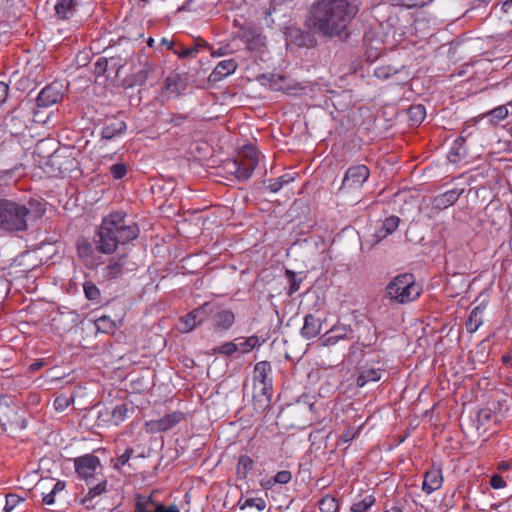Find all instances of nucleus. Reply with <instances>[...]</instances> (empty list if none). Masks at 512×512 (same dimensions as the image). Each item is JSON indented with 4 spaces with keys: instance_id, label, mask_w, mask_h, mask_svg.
Returning <instances> with one entry per match:
<instances>
[{
    "instance_id": "10",
    "label": "nucleus",
    "mask_w": 512,
    "mask_h": 512,
    "mask_svg": "<svg viewBox=\"0 0 512 512\" xmlns=\"http://www.w3.org/2000/svg\"><path fill=\"white\" fill-rule=\"evenodd\" d=\"M248 152L249 155H246L245 159H235L234 170H230V173L241 181L249 179L258 164L256 152L252 148L248 149Z\"/></svg>"
},
{
    "instance_id": "51",
    "label": "nucleus",
    "mask_w": 512,
    "mask_h": 512,
    "mask_svg": "<svg viewBox=\"0 0 512 512\" xmlns=\"http://www.w3.org/2000/svg\"><path fill=\"white\" fill-rule=\"evenodd\" d=\"M108 65L112 68H117V70L121 67L117 59L115 57H111L110 60L99 59L96 63V68L99 69V71H105Z\"/></svg>"
},
{
    "instance_id": "34",
    "label": "nucleus",
    "mask_w": 512,
    "mask_h": 512,
    "mask_svg": "<svg viewBox=\"0 0 512 512\" xmlns=\"http://www.w3.org/2000/svg\"><path fill=\"white\" fill-rule=\"evenodd\" d=\"M482 310L479 307H475L471 312L466 321V329L469 333H474L482 325Z\"/></svg>"
},
{
    "instance_id": "43",
    "label": "nucleus",
    "mask_w": 512,
    "mask_h": 512,
    "mask_svg": "<svg viewBox=\"0 0 512 512\" xmlns=\"http://www.w3.org/2000/svg\"><path fill=\"white\" fill-rule=\"evenodd\" d=\"M398 73V69L391 65H382L375 69L374 75L380 80H387Z\"/></svg>"
},
{
    "instance_id": "26",
    "label": "nucleus",
    "mask_w": 512,
    "mask_h": 512,
    "mask_svg": "<svg viewBox=\"0 0 512 512\" xmlns=\"http://www.w3.org/2000/svg\"><path fill=\"white\" fill-rule=\"evenodd\" d=\"M107 491V480L103 479L95 486L90 487L86 495L81 499V504L87 509L94 508L93 500Z\"/></svg>"
},
{
    "instance_id": "63",
    "label": "nucleus",
    "mask_w": 512,
    "mask_h": 512,
    "mask_svg": "<svg viewBox=\"0 0 512 512\" xmlns=\"http://www.w3.org/2000/svg\"><path fill=\"white\" fill-rule=\"evenodd\" d=\"M354 438V433L353 431L351 430H346L342 433L341 435V440L344 442V443H348L350 442L352 439Z\"/></svg>"
},
{
    "instance_id": "13",
    "label": "nucleus",
    "mask_w": 512,
    "mask_h": 512,
    "mask_svg": "<svg viewBox=\"0 0 512 512\" xmlns=\"http://www.w3.org/2000/svg\"><path fill=\"white\" fill-rule=\"evenodd\" d=\"M353 338V330L349 325L337 323L320 337V341L324 346H333L341 340Z\"/></svg>"
},
{
    "instance_id": "23",
    "label": "nucleus",
    "mask_w": 512,
    "mask_h": 512,
    "mask_svg": "<svg viewBox=\"0 0 512 512\" xmlns=\"http://www.w3.org/2000/svg\"><path fill=\"white\" fill-rule=\"evenodd\" d=\"M321 321L313 314L304 317V324L301 329V336L307 340L316 337L321 332Z\"/></svg>"
},
{
    "instance_id": "42",
    "label": "nucleus",
    "mask_w": 512,
    "mask_h": 512,
    "mask_svg": "<svg viewBox=\"0 0 512 512\" xmlns=\"http://www.w3.org/2000/svg\"><path fill=\"white\" fill-rule=\"evenodd\" d=\"M97 329L104 333H110L116 328L115 322L109 316H101L95 320Z\"/></svg>"
},
{
    "instance_id": "38",
    "label": "nucleus",
    "mask_w": 512,
    "mask_h": 512,
    "mask_svg": "<svg viewBox=\"0 0 512 512\" xmlns=\"http://www.w3.org/2000/svg\"><path fill=\"white\" fill-rule=\"evenodd\" d=\"M318 506L321 512H336L338 510V501L335 497L326 495L319 501Z\"/></svg>"
},
{
    "instance_id": "55",
    "label": "nucleus",
    "mask_w": 512,
    "mask_h": 512,
    "mask_svg": "<svg viewBox=\"0 0 512 512\" xmlns=\"http://www.w3.org/2000/svg\"><path fill=\"white\" fill-rule=\"evenodd\" d=\"M110 172L115 179H121L126 175V166L122 163H117L111 166Z\"/></svg>"
},
{
    "instance_id": "31",
    "label": "nucleus",
    "mask_w": 512,
    "mask_h": 512,
    "mask_svg": "<svg viewBox=\"0 0 512 512\" xmlns=\"http://www.w3.org/2000/svg\"><path fill=\"white\" fill-rule=\"evenodd\" d=\"M214 310L215 304L205 302L204 304L195 308L188 314L196 322L197 325H200L209 315H211L214 312Z\"/></svg>"
},
{
    "instance_id": "40",
    "label": "nucleus",
    "mask_w": 512,
    "mask_h": 512,
    "mask_svg": "<svg viewBox=\"0 0 512 512\" xmlns=\"http://www.w3.org/2000/svg\"><path fill=\"white\" fill-rule=\"evenodd\" d=\"M375 503L373 495H367L362 500L352 504L350 510L352 512H367L368 509Z\"/></svg>"
},
{
    "instance_id": "15",
    "label": "nucleus",
    "mask_w": 512,
    "mask_h": 512,
    "mask_svg": "<svg viewBox=\"0 0 512 512\" xmlns=\"http://www.w3.org/2000/svg\"><path fill=\"white\" fill-rule=\"evenodd\" d=\"M471 127H474V125H467L462 130L461 135L455 140L454 145L448 154L450 162L456 163L467 156V150L464 147V143L466 142V139L472 135V132L469 131V128Z\"/></svg>"
},
{
    "instance_id": "46",
    "label": "nucleus",
    "mask_w": 512,
    "mask_h": 512,
    "mask_svg": "<svg viewBox=\"0 0 512 512\" xmlns=\"http://www.w3.org/2000/svg\"><path fill=\"white\" fill-rule=\"evenodd\" d=\"M133 454H134L133 448H131V447L126 448L125 451L117 457L116 462L114 463L113 467L116 470H120L122 468V466L128 464V462Z\"/></svg>"
},
{
    "instance_id": "6",
    "label": "nucleus",
    "mask_w": 512,
    "mask_h": 512,
    "mask_svg": "<svg viewBox=\"0 0 512 512\" xmlns=\"http://www.w3.org/2000/svg\"><path fill=\"white\" fill-rule=\"evenodd\" d=\"M74 468L80 479L89 483L102 472L100 459L94 454H85L74 459Z\"/></svg>"
},
{
    "instance_id": "47",
    "label": "nucleus",
    "mask_w": 512,
    "mask_h": 512,
    "mask_svg": "<svg viewBox=\"0 0 512 512\" xmlns=\"http://www.w3.org/2000/svg\"><path fill=\"white\" fill-rule=\"evenodd\" d=\"M42 108H38L37 106L34 107L32 104V109L30 113L32 112V121L34 123H40V124H46L50 119V113L46 114L41 111Z\"/></svg>"
},
{
    "instance_id": "25",
    "label": "nucleus",
    "mask_w": 512,
    "mask_h": 512,
    "mask_svg": "<svg viewBox=\"0 0 512 512\" xmlns=\"http://www.w3.org/2000/svg\"><path fill=\"white\" fill-rule=\"evenodd\" d=\"M272 366L268 361H260L255 364L253 370V384L272 383Z\"/></svg>"
},
{
    "instance_id": "9",
    "label": "nucleus",
    "mask_w": 512,
    "mask_h": 512,
    "mask_svg": "<svg viewBox=\"0 0 512 512\" xmlns=\"http://www.w3.org/2000/svg\"><path fill=\"white\" fill-rule=\"evenodd\" d=\"M238 38L245 43L250 51H258L264 45V37L260 30L253 24H244L238 31Z\"/></svg>"
},
{
    "instance_id": "7",
    "label": "nucleus",
    "mask_w": 512,
    "mask_h": 512,
    "mask_svg": "<svg viewBox=\"0 0 512 512\" xmlns=\"http://www.w3.org/2000/svg\"><path fill=\"white\" fill-rule=\"evenodd\" d=\"M68 85L63 81H53L50 84H47L42 90L38 93L36 98V105L38 108H48L52 105L60 102L66 92Z\"/></svg>"
},
{
    "instance_id": "12",
    "label": "nucleus",
    "mask_w": 512,
    "mask_h": 512,
    "mask_svg": "<svg viewBox=\"0 0 512 512\" xmlns=\"http://www.w3.org/2000/svg\"><path fill=\"white\" fill-rule=\"evenodd\" d=\"M183 419V413L175 411L166 414L161 419L151 420L145 423L146 430L150 433L166 432L179 424Z\"/></svg>"
},
{
    "instance_id": "49",
    "label": "nucleus",
    "mask_w": 512,
    "mask_h": 512,
    "mask_svg": "<svg viewBox=\"0 0 512 512\" xmlns=\"http://www.w3.org/2000/svg\"><path fill=\"white\" fill-rule=\"evenodd\" d=\"M24 500L16 494H7L5 497L4 512H11L19 503Z\"/></svg>"
},
{
    "instance_id": "2",
    "label": "nucleus",
    "mask_w": 512,
    "mask_h": 512,
    "mask_svg": "<svg viewBox=\"0 0 512 512\" xmlns=\"http://www.w3.org/2000/svg\"><path fill=\"white\" fill-rule=\"evenodd\" d=\"M45 212V204L35 198L25 203L0 198V230L8 233L25 232L29 223L42 218Z\"/></svg>"
},
{
    "instance_id": "17",
    "label": "nucleus",
    "mask_w": 512,
    "mask_h": 512,
    "mask_svg": "<svg viewBox=\"0 0 512 512\" xmlns=\"http://www.w3.org/2000/svg\"><path fill=\"white\" fill-rule=\"evenodd\" d=\"M185 87L186 85L181 76L177 73H171L165 79L163 93L169 98L177 97L181 94L182 91L185 90Z\"/></svg>"
},
{
    "instance_id": "14",
    "label": "nucleus",
    "mask_w": 512,
    "mask_h": 512,
    "mask_svg": "<svg viewBox=\"0 0 512 512\" xmlns=\"http://www.w3.org/2000/svg\"><path fill=\"white\" fill-rule=\"evenodd\" d=\"M212 315V324L215 331H226L230 329L235 322V314L228 309H223L215 305Z\"/></svg>"
},
{
    "instance_id": "35",
    "label": "nucleus",
    "mask_w": 512,
    "mask_h": 512,
    "mask_svg": "<svg viewBox=\"0 0 512 512\" xmlns=\"http://www.w3.org/2000/svg\"><path fill=\"white\" fill-rule=\"evenodd\" d=\"M236 341H238V350H240L242 353H248L252 351L256 346H260L259 338L258 336H250L248 338H237Z\"/></svg>"
},
{
    "instance_id": "54",
    "label": "nucleus",
    "mask_w": 512,
    "mask_h": 512,
    "mask_svg": "<svg viewBox=\"0 0 512 512\" xmlns=\"http://www.w3.org/2000/svg\"><path fill=\"white\" fill-rule=\"evenodd\" d=\"M245 507H255L257 510L262 511L266 507V503L262 498H249L246 499L244 505L241 508Z\"/></svg>"
},
{
    "instance_id": "44",
    "label": "nucleus",
    "mask_w": 512,
    "mask_h": 512,
    "mask_svg": "<svg viewBox=\"0 0 512 512\" xmlns=\"http://www.w3.org/2000/svg\"><path fill=\"white\" fill-rule=\"evenodd\" d=\"M238 351V344L235 342H225L222 345L212 349L213 354L231 356Z\"/></svg>"
},
{
    "instance_id": "58",
    "label": "nucleus",
    "mask_w": 512,
    "mask_h": 512,
    "mask_svg": "<svg viewBox=\"0 0 512 512\" xmlns=\"http://www.w3.org/2000/svg\"><path fill=\"white\" fill-rule=\"evenodd\" d=\"M490 486L493 489H501L506 486V481L503 479L502 476L498 474H493L490 479Z\"/></svg>"
},
{
    "instance_id": "33",
    "label": "nucleus",
    "mask_w": 512,
    "mask_h": 512,
    "mask_svg": "<svg viewBox=\"0 0 512 512\" xmlns=\"http://www.w3.org/2000/svg\"><path fill=\"white\" fill-rule=\"evenodd\" d=\"M407 116L411 126H418L426 116V108L422 104L411 105L407 110Z\"/></svg>"
},
{
    "instance_id": "48",
    "label": "nucleus",
    "mask_w": 512,
    "mask_h": 512,
    "mask_svg": "<svg viewBox=\"0 0 512 512\" xmlns=\"http://www.w3.org/2000/svg\"><path fill=\"white\" fill-rule=\"evenodd\" d=\"M198 325L196 322L189 316V314H186L184 317L180 319L179 323V331L182 333H187L192 331L194 328H196Z\"/></svg>"
},
{
    "instance_id": "29",
    "label": "nucleus",
    "mask_w": 512,
    "mask_h": 512,
    "mask_svg": "<svg viewBox=\"0 0 512 512\" xmlns=\"http://www.w3.org/2000/svg\"><path fill=\"white\" fill-rule=\"evenodd\" d=\"M78 256L83 260L87 267H92L96 263L94 261V248L91 243L86 240L77 242Z\"/></svg>"
},
{
    "instance_id": "64",
    "label": "nucleus",
    "mask_w": 512,
    "mask_h": 512,
    "mask_svg": "<svg viewBox=\"0 0 512 512\" xmlns=\"http://www.w3.org/2000/svg\"><path fill=\"white\" fill-rule=\"evenodd\" d=\"M502 11L512 16V0H506L503 2Z\"/></svg>"
},
{
    "instance_id": "28",
    "label": "nucleus",
    "mask_w": 512,
    "mask_h": 512,
    "mask_svg": "<svg viewBox=\"0 0 512 512\" xmlns=\"http://www.w3.org/2000/svg\"><path fill=\"white\" fill-rule=\"evenodd\" d=\"M126 263V255L117 258H111L109 264L104 269V277L107 279H115L121 275L123 267Z\"/></svg>"
},
{
    "instance_id": "50",
    "label": "nucleus",
    "mask_w": 512,
    "mask_h": 512,
    "mask_svg": "<svg viewBox=\"0 0 512 512\" xmlns=\"http://www.w3.org/2000/svg\"><path fill=\"white\" fill-rule=\"evenodd\" d=\"M507 115H508V108L506 105H500V106L492 109L491 111H489L486 114V116H490L496 120H503L507 117Z\"/></svg>"
},
{
    "instance_id": "4",
    "label": "nucleus",
    "mask_w": 512,
    "mask_h": 512,
    "mask_svg": "<svg viewBox=\"0 0 512 512\" xmlns=\"http://www.w3.org/2000/svg\"><path fill=\"white\" fill-rule=\"evenodd\" d=\"M422 288L416 283L413 274L404 273L394 277L386 287V296L399 304L416 300Z\"/></svg>"
},
{
    "instance_id": "30",
    "label": "nucleus",
    "mask_w": 512,
    "mask_h": 512,
    "mask_svg": "<svg viewBox=\"0 0 512 512\" xmlns=\"http://www.w3.org/2000/svg\"><path fill=\"white\" fill-rule=\"evenodd\" d=\"M159 503L153 500L152 496H145L141 494L136 495V502L134 505V512H157Z\"/></svg>"
},
{
    "instance_id": "53",
    "label": "nucleus",
    "mask_w": 512,
    "mask_h": 512,
    "mask_svg": "<svg viewBox=\"0 0 512 512\" xmlns=\"http://www.w3.org/2000/svg\"><path fill=\"white\" fill-rule=\"evenodd\" d=\"M98 425L112 423V410L103 407L98 411Z\"/></svg>"
},
{
    "instance_id": "39",
    "label": "nucleus",
    "mask_w": 512,
    "mask_h": 512,
    "mask_svg": "<svg viewBox=\"0 0 512 512\" xmlns=\"http://www.w3.org/2000/svg\"><path fill=\"white\" fill-rule=\"evenodd\" d=\"M128 407L126 404L117 405L112 409V424L119 425L126 420L128 416Z\"/></svg>"
},
{
    "instance_id": "36",
    "label": "nucleus",
    "mask_w": 512,
    "mask_h": 512,
    "mask_svg": "<svg viewBox=\"0 0 512 512\" xmlns=\"http://www.w3.org/2000/svg\"><path fill=\"white\" fill-rule=\"evenodd\" d=\"M293 180L294 176L290 174H284L276 179H270L267 189H269L272 193H276L285 185L291 183Z\"/></svg>"
},
{
    "instance_id": "3",
    "label": "nucleus",
    "mask_w": 512,
    "mask_h": 512,
    "mask_svg": "<svg viewBox=\"0 0 512 512\" xmlns=\"http://www.w3.org/2000/svg\"><path fill=\"white\" fill-rule=\"evenodd\" d=\"M139 235L138 225L126 219L122 212L110 213L100 225L97 249L103 254H112L120 244H126Z\"/></svg>"
},
{
    "instance_id": "45",
    "label": "nucleus",
    "mask_w": 512,
    "mask_h": 512,
    "mask_svg": "<svg viewBox=\"0 0 512 512\" xmlns=\"http://www.w3.org/2000/svg\"><path fill=\"white\" fill-rule=\"evenodd\" d=\"M285 274L289 280L288 295L291 296L299 290L302 279H298L296 273L289 269L286 270Z\"/></svg>"
},
{
    "instance_id": "41",
    "label": "nucleus",
    "mask_w": 512,
    "mask_h": 512,
    "mask_svg": "<svg viewBox=\"0 0 512 512\" xmlns=\"http://www.w3.org/2000/svg\"><path fill=\"white\" fill-rule=\"evenodd\" d=\"M83 290L86 298L90 301L98 302L101 297L100 290L92 281H86L83 284Z\"/></svg>"
},
{
    "instance_id": "18",
    "label": "nucleus",
    "mask_w": 512,
    "mask_h": 512,
    "mask_svg": "<svg viewBox=\"0 0 512 512\" xmlns=\"http://www.w3.org/2000/svg\"><path fill=\"white\" fill-rule=\"evenodd\" d=\"M162 75V69L152 63L146 62L143 69L138 71L135 75V81L142 85L146 81L150 80L151 84L157 82Z\"/></svg>"
},
{
    "instance_id": "37",
    "label": "nucleus",
    "mask_w": 512,
    "mask_h": 512,
    "mask_svg": "<svg viewBox=\"0 0 512 512\" xmlns=\"http://www.w3.org/2000/svg\"><path fill=\"white\" fill-rule=\"evenodd\" d=\"M254 467V461L248 455H241L237 463V474L245 478Z\"/></svg>"
},
{
    "instance_id": "32",
    "label": "nucleus",
    "mask_w": 512,
    "mask_h": 512,
    "mask_svg": "<svg viewBox=\"0 0 512 512\" xmlns=\"http://www.w3.org/2000/svg\"><path fill=\"white\" fill-rule=\"evenodd\" d=\"M383 371L381 369L370 368L363 370L357 377L358 387H363L369 382H377L381 379Z\"/></svg>"
},
{
    "instance_id": "27",
    "label": "nucleus",
    "mask_w": 512,
    "mask_h": 512,
    "mask_svg": "<svg viewBox=\"0 0 512 512\" xmlns=\"http://www.w3.org/2000/svg\"><path fill=\"white\" fill-rule=\"evenodd\" d=\"M463 189H451L438 195L434 199V205L439 209H445L453 205L462 195Z\"/></svg>"
},
{
    "instance_id": "52",
    "label": "nucleus",
    "mask_w": 512,
    "mask_h": 512,
    "mask_svg": "<svg viewBox=\"0 0 512 512\" xmlns=\"http://www.w3.org/2000/svg\"><path fill=\"white\" fill-rule=\"evenodd\" d=\"M292 479V473L288 470H282L276 473L273 477V483L287 484Z\"/></svg>"
},
{
    "instance_id": "61",
    "label": "nucleus",
    "mask_w": 512,
    "mask_h": 512,
    "mask_svg": "<svg viewBox=\"0 0 512 512\" xmlns=\"http://www.w3.org/2000/svg\"><path fill=\"white\" fill-rule=\"evenodd\" d=\"M9 86L0 81V106L6 101L8 97Z\"/></svg>"
},
{
    "instance_id": "22",
    "label": "nucleus",
    "mask_w": 512,
    "mask_h": 512,
    "mask_svg": "<svg viewBox=\"0 0 512 512\" xmlns=\"http://www.w3.org/2000/svg\"><path fill=\"white\" fill-rule=\"evenodd\" d=\"M400 223V218L397 216H389L385 220L382 221L379 228L375 231L374 237L375 241L379 242L383 239L387 238L389 235L394 233L396 229L398 228Z\"/></svg>"
},
{
    "instance_id": "59",
    "label": "nucleus",
    "mask_w": 512,
    "mask_h": 512,
    "mask_svg": "<svg viewBox=\"0 0 512 512\" xmlns=\"http://www.w3.org/2000/svg\"><path fill=\"white\" fill-rule=\"evenodd\" d=\"M492 411L490 409L484 408L479 410L477 418L478 422L481 424H485L491 419Z\"/></svg>"
},
{
    "instance_id": "56",
    "label": "nucleus",
    "mask_w": 512,
    "mask_h": 512,
    "mask_svg": "<svg viewBox=\"0 0 512 512\" xmlns=\"http://www.w3.org/2000/svg\"><path fill=\"white\" fill-rule=\"evenodd\" d=\"M400 5L413 8V7H422L426 4L430 3L432 0H396Z\"/></svg>"
},
{
    "instance_id": "62",
    "label": "nucleus",
    "mask_w": 512,
    "mask_h": 512,
    "mask_svg": "<svg viewBox=\"0 0 512 512\" xmlns=\"http://www.w3.org/2000/svg\"><path fill=\"white\" fill-rule=\"evenodd\" d=\"M157 512H180L176 505L164 506L159 504Z\"/></svg>"
},
{
    "instance_id": "16",
    "label": "nucleus",
    "mask_w": 512,
    "mask_h": 512,
    "mask_svg": "<svg viewBox=\"0 0 512 512\" xmlns=\"http://www.w3.org/2000/svg\"><path fill=\"white\" fill-rule=\"evenodd\" d=\"M237 67L238 64L234 59L220 61L209 75L208 80L214 83L219 82L227 76L233 74Z\"/></svg>"
},
{
    "instance_id": "11",
    "label": "nucleus",
    "mask_w": 512,
    "mask_h": 512,
    "mask_svg": "<svg viewBox=\"0 0 512 512\" xmlns=\"http://www.w3.org/2000/svg\"><path fill=\"white\" fill-rule=\"evenodd\" d=\"M31 109V101H22L5 116L6 124L11 125L15 130H21L22 128L27 127V119L30 115Z\"/></svg>"
},
{
    "instance_id": "5",
    "label": "nucleus",
    "mask_w": 512,
    "mask_h": 512,
    "mask_svg": "<svg viewBox=\"0 0 512 512\" xmlns=\"http://www.w3.org/2000/svg\"><path fill=\"white\" fill-rule=\"evenodd\" d=\"M40 163L47 173L54 176L69 173L78 164L72 156V151L66 148L54 150L47 157H43Z\"/></svg>"
},
{
    "instance_id": "19",
    "label": "nucleus",
    "mask_w": 512,
    "mask_h": 512,
    "mask_svg": "<svg viewBox=\"0 0 512 512\" xmlns=\"http://www.w3.org/2000/svg\"><path fill=\"white\" fill-rule=\"evenodd\" d=\"M126 130V123L118 118H109L105 121L102 128V138L111 140L115 136L124 133Z\"/></svg>"
},
{
    "instance_id": "21",
    "label": "nucleus",
    "mask_w": 512,
    "mask_h": 512,
    "mask_svg": "<svg viewBox=\"0 0 512 512\" xmlns=\"http://www.w3.org/2000/svg\"><path fill=\"white\" fill-rule=\"evenodd\" d=\"M443 477L441 470L433 469L424 474L422 490L426 494H431L442 486Z\"/></svg>"
},
{
    "instance_id": "60",
    "label": "nucleus",
    "mask_w": 512,
    "mask_h": 512,
    "mask_svg": "<svg viewBox=\"0 0 512 512\" xmlns=\"http://www.w3.org/2000/svg\"><path fill=\"white\" fill-rule=\"evenodd\" d=\"M197 52L196 47L183 48L181 51L174 50V53L177 54L180 58H188L193 56Z\"/></svg>"
},
{
    "instance_id": "24",
    "label": "nucleus",
    "mask_w": 512,
    "mask_h": 512,
    "mask_svg": "<svg viewBox=\"0 0 512 512\" xmlns=\"http://www.w3.org/2000/svg\"><path fill=\"white\" fill-rule=\"evenodd\" d=\"M253 401L268 406L272 398V383L253 384Z\"/></svg>"
},
{
    "instance_id": "8",
    "label": "nucleus",
    "mask_w": 512,
    "mask_h": 512,
    "mask_svg": "<svg viewBox=\"0 0 512 512\" xmlns=\"http://www.w3.org/2000/svg\"><path fill=\"white\" fill-rule=\"evenodd\" d=\"M370 176L369 168L364 164L353 165L349 167L342 181L341 189H358L368 180Z\"/></svg>"
},
{
    "instance_id": "20",
    "label": "nucleus",
    "mask_w": 512,
    "mask_h": 512,
    "mask_svg": "<svg viewBox=\"0 0 512 512\" xmlns=\"http://www.w3.org/2000/svg\"><path fill=\"white\" fill-rule=\"evenodd\" d=\"M79 6V0H57L54 6L56 16L61 20L72 18Z\"/></svg>"
},
{
    "instance_id": "1",
    "label": "nucleus",
    "mask_w": 512,
    "mask_h": 512,
    "mask_svg": "<svg viewBox=\"0 0 512 512\" xmlns=\"http://www.w3.org/2000/svg\"><path fill=\"white\" fill-rule=\"evenodd\" d=\"M360 10L359 0H315L306 19L307 27L323 37L347 35V29Z\"/></svg>"
},
{
    "instance_id": "57",
    "label": "nucleus",
    "mask_w": 512,
    "mask_h": 512,
    "mask_svg": "<svg viewBox=\"0 0 512 512\" xmlns=\"http://www.w3.org/2000/svg\"><path fill=\"white\" fill-rule=\"evenodd\" d=\"M188 122H191L190 116L188 114H176L173 115L170 120V123L173 126H182Z\"/></svg>"
}]
</instances>
